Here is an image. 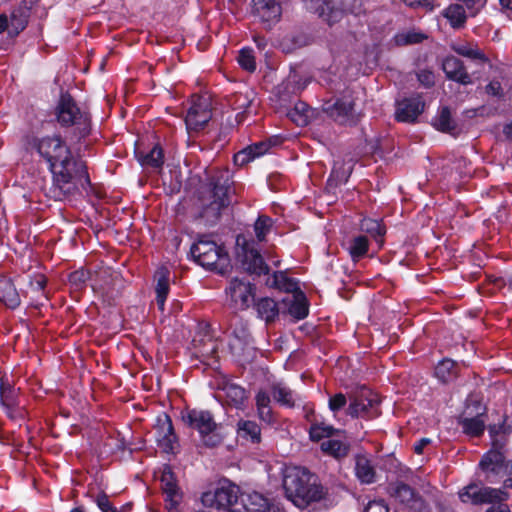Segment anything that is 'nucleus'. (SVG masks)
Here are the masks:
<instances>
[{
  "instance_id": "obj_1",
  "label": "nucleus",
  "mask_w": 512,
  "mask_h": 512,
  "mask_svg": "<svg viewBox=\"0 0 512 512\" xmlns=\"http://www.w3.org/2000/svg\"><path fill=\"white\" fill-rule=\"evenodd\" d=\"M27 150H33L45 160L53 177L55 197L64 199L86 189L90 183L86 165L77 160L60 135L27 136Z\"/></svg>"
},
{
  "instance_id": "obj_2",
  "label": "nucleus",
  "mask_w": 512,
  "mask_h": 512,
  "mask_svg": "<svg viewBox=\"0 0 512 512\" xmlns=\"http://www.w3.org/2000/svg\"><path fill=\"white\" fill-rule=\"evenodd\" d=\"M201 500L205 507L219 512H284L258 492L242 493L239 486L227 479L220 481L213 491L203 493Z\"/></svg>"
},
{
  "instance_id": "obj_3",
  "label": "nucleus",
  "mask_w": 512,
  "mask_h": 512,
  "mask_svg": "<svg viewBox=\"0 0 512 512\" xmlns=\"http://www.w3.org/2000/svg\"><path fill=\"white\" fill-rule=\"evenodd\" d=\"M282 485L286 497L297 507L305 508L312 502L320 501L326 494L316 475L306 468L284 465Z\"/></svg>"
},
{
  "instance_id": "obj_4",
  "label": "nucleus",
  "mask_w": 512,
  "mask_h": 512,
  "mask_svg": "<svg viewBox=\"0 0 512 512\" xmlns=\"http://www.w3.org/2000/svg\"><path fill=\"white\" fill-rule=\"evenodd\" d=\"M190 253L194 261L208 270L223 273L229 265V256L223 245L208 235H200L192 244Z\"/></svg>"
},
{
  "instance_id": "obj_5",
  "label": "nucleus",
  "mask_w": 512,
  "mask_h": 512,
  "mask_svg": "<svg viewBox=\"0 0 512 512\" xmlns=\"http://www.w3.org/2000/svg\"><path fill=\"white\" fill-rule=\"evenodd\" d=\"M308 11L318 15L332 25L339 22L346 13L358 15L361 12L359 0H303Z\"/></svg>"
},
{
  "instance_id": "obj_6",
  "label": "nucleus",
  "mask_w": 512,
  "mask_h": 512,
  "mask_svg": "<svg viewBox=\"0 0 512 512\" xmlns=\"http://www.w3.org/2000/svg\"><path fill=\"white\" fill-rule=\"evenodd\" d=\"M182 419L192 429L198 431L201 441L207 447L218 446L223 441L221 425L217 424L209 411L189 410L183 414Z\"/></svg>"
},
{
  "instance_id": "obj_7",
  "label": "nucleus",
  "mask_w": 512,
  "mask_h": 512,
  "mask_svg": "<svg viewBox=\"0 0 512 512\" xmlns=\"http://www.w3.org/2000/svg\"><path fill=\"white\" fill-rule=\"evenodd\" d=\"M57 120L62 126H73L79 138L90 133V116L82 111L69 94H62L57 106Z\"/></svg>"
},
{
  "instance_id": "obj_8",
  "label": "nucleus",
  "mask_w": 512,
  "mask_h": 512,
  "mask_svg": "<svg viewBox=\"0 0 512 512\" xmlns=\"http://www.w3.org/2000/svg\"><path fill=\"white\" fill-rule=\"evenodd\" d=\"M212 118L211 102L208 96L193 95L185 117L189 140L195 137Z\"/></svg>"
},
{
  "instance_id": "obj_9",
  "label": "nucleus",
  "mask_w": 512,
  "mask_h": 512,
  "mask_svg": "<svg viewBox=\"0 0 512 512\" xmlns=\"http://www.w3.org/2000/svg\"><path fill=\"white\" fill-rule=\"evenodd\" d=\"M212 185V200L203 208L201 213V217L204 218L210 225L217 222L221 215L222 209L226 208L230 203V184L228 178H225L223 175H221L213 181Z\"/></svg>"
},
{
  "instance_id": "obj_10",
  "label": "nucleus",
  "mask_w": 512,
  "mask_h": 512,
  "mask_svg": "<svg viewBox=\"0 0 512 512\" xmlns=\"http://www.w3.org/2000/svg\"><path fill=\"white\" fill-rule=\"evenodd\" d=\"M347 413L352 417L374 418L380 414V399L377 393L362 387L350 396Z\"/></svg>"
},
{
  "instance_id": "obj_11",
  "label": "nucleus",
  "mask_w": 512,
  "mask_h": 512,
  "mask_svg": "<svg viewBox=\"0 0 512 512\" xmlns=\"http://www.w3.org/2000/svg\"><path fill=\"white\" fill-rule=\"evenodd\" d=\"M458 495L461 502L472 505L501 503L508 498V494L504 490L481 486L475 483L462 488Z\"/></svg>"
},
{
  "instance_id": "obj_12",
  "label": "nucleus",
  "mask_w": 512,
  "mask_h": 512,
  "mask_svg": "<svg viewBox=\"0 0 512 512\" xmlns=\"http://www.w3.org/2000/svg\"><path fill=\"white\" fill-rule=\"evenodd\" d=\"M236 244L237 257L247 272L256 275L268 273V266L256 248L254 241H249L244 236H238Z\"/></svg>"
},
{
  "instance_id": "obj_13",
  "label": "nucleus",
  "mask_w": 512,
  "mask_h": 512,
  "mask_svg": "<svg viewBox=\"0 0 512 512\" xmlns=\"http://www.w3.org/2000/svg\"><path fill=\"white\" fill-rule=\"evenodd\" d=\"M489 433L493 448L483 456L480 466L485 471L500 473L505 461L501 450L506 443V428L503 425L499 427L492 426L489 428Z\"/></svg>"
},
{
  "instance_id": "obj_14",
  "label": "nucleus",
  "mask_w": 512,
  "mask_h": 512,
  "mask_svg": "<svg viewBox=\"0 0 512 512\" xmlns=\"http://www.w3.org/2000/svg\"><path fill=\"white\" fill-rule=\"evenodd\" d=\"M324 110L334 121L351 125L358 122L360 113L355 109V98L348 92L337 98L334 102H327Z\"/></svg>"
},
{
  "instance_id": "obj_15",
  "label": "nucleus",
  "mask_w": 512,
  "mask_h": 512,
  "mask_svg": "<svg viewBox=\"0 0 512 512\" xmlns=\"http://www.w3.org/2000/svg\"><path fill=\"white\" fill-rule=\"evenodd\" d=\"M229 305L235 310L247 309L255 297V287L249 281L235 277L226 288Z\"/></svg>"
},
{
  "instance_id": "obj_16",
  "label": "nucleus",
  "mask_w": 512,
  "mask_h": 512,
  "mask_svg": "<svg viewBox=\"0 0 512 512\" xmlns=\"http://www.w3.org/2000/svg\"><path fill=\"white\" fill-rule=\"evenodd\" d=\"M155 438L163 452L174 453L177 447V437L174 433L172 421L167 414H162L157 417Z\"/></svg>"
},
{
  "instance_id": "obj_17",
  "label": "nucleus",
  "mask_w": 512,
  "mask_h": 512,
  "mask_svg": "<svg viewBox=\"0 0 512 512\" xmlns=\"http://www.w3.org/2000/svg\"><path fill=\"white\" fill-rule=\"evenodd\" d=\"M160 481L166 508L169 512H177L178 506L182 500V493L176 483L171 469L168 466L163 468Z\"/></svg>"
},
{
  "instance_id": "obj_18",
  "label": "nucleus",
  "mask_w": 512,
  "mask_h": 512,
  "mask_svg": "<svg viewBox=\"0 0 512 512\" xmlns=\"http://www.w3.org/2000/svg\"><path fill=\"white\" fill-rule=\"evenodd\" d=\"M282 304L286 312L297 320L303 319L308 315L307 298L300 289L287 294L282 299Z\"/></svg>"
},
{
  "instance_id": "obj_19",
  "label": "nucleus",
  "mask_w": 512,
  "mask_h": 512,
  "mask_svg": "<svg viewBox=\"0 0 512 512\" xmlns=\"http://www.w3.org/2000/svg\"><path fill=\"white\" fill-rule=\"evenodd\" d=\"M420 98L404 99L397 104L396 118L401 122H413L423 112Z\"/></svg>"
},
{
  "instance_id": "obj_20",
  "label": "nucleus",
  "mask_w": 512,
  "mask_h": 512,
  "mask_svg": "<svg viewBox=\"0 0 512 512\" xmlns=\"http://www.w3.org/2000/svg\"><path fill=\"white\" fill-rule=\"evenodd\" d=\"M254 12L260 19L270 25L279 20L281 7L276 0H252Z\"/></svg>"
},
{
  "instance_id": "obj_21",
  "label": "nucleus",
  "mask_w": 512,
  "mask_h": 512,
  "mask_svg": "<svg viewBox=\"0 0 512 512\" xmlns=\"http://www.w3.org/2000/svg\"><path fill=\"white\" fill-rule=\"evenodd\" d=\"M442 67L447 78L464 85L471 83L470 75L466 72L463 63L458 58L454 56L446 57Z\"/></svg>"
},
{
  "instance_id": "obj_22",
  "label": "nucleus",
  "mask_w": 512,
  "mask_h": 512,
  "mask_svg": "<svg viewBox=\"0 0 512 512\" xmlns=\"http://www.w3.org/2000/svg\"><path fill=\"white\" fill-rule=\"evenodd\" d=\"M170 272L166 267H160L155 272L156 303L160 311H164L165 302L170 290Z\"/></svg>"
},
{
  "instance_id": "obj_23",
  "label": "nucleus",
  "mask_w": 512,
  "mask_h": 512,
  "mask_svg": "<svg viewBox=\"0 0 512 512\" xmlns=\"http://www.w3.org/2000/svg\"><path fill=\"white\" fill-rule=\"evenodd\" d=\"M270 148L268 142H258L246 147L234 155V162L236 165L243 166L256 157L264 155Z\"/></svg>"
},
{
  "instance_id": "obj_24",
  "label": "nucleus",
  "mask_w": 512,
  "mask_h": 512,
  "mask_svg": "<svg viewBox=\"0 0 512 512\" xmlns=\"http://www.w3.org/2000/svg\"><path fill=\"white\" fill-rule=\"evenodd\" d=\"M220 390L227 403L236 408H240L247 399L245 389L235 383L224 381Z\"/></svg>"
},
{
  "instance_id": "obj_25",
  "label": "nucleus",
  "mask_w": 512,
  "mask_h": 512,
  "mask_svg": "<svg viewBox=\"0 0 512 512\" xmlns=\"http://www.w3.org/2000/svg\"><path fill=\"white\" fill-rule=\"evenodd\" d=\"M255 309L260 319L266 323L275 321L278 317L280 308L275 300L269 297H263L255 302Z\"/></svg>"
},
{
  "instance_id": "obj_26",
  "label": "nucleus",
  "mask_w": 512,
  "mask_h": 512,
  "mask_svg": "<svg viewBox=\"0 0 512 512\" xmlns=\"http://www.w3.org/2000/svg\"><path fill=\"white\" fill-rule=\"evenodd\" d=\"M355 475L361 483L371 484L375 481L376 472L371 460L366 455L355 458Z\"/></svg>"
},
{
  "instance_id": "obj_27",
  "label": "nucleus",
  "mask_w": 512,
  "mask_h": 512,
  "mask_svg": "<svg viewBox=\"0 0 512 512\" xmlns=\"http://www.w3.org/2000/svg\"><path fill=\"white\" fill-rule=\"evenodd\" d=\"M254 99V92L247 90L246 92H237L229 99V104L233 110L239 111L236 118L238 122L243 120V113L250 107Z\"/></svg>"
},
{
  "instance_id": "obj_28",
  "label": "nucleus",
  "mask_w": 512,
  "mask_h": 512,
  "mask_svg": "<svg viewBox=\"0 0 512 512\" xmlns=\"http://www.w3.org/2000/svg\"><path fill=\"white\" fill-rule=\"evenodd\" d=\"M137 159L142 167L153 170L160 169L164 163L163 151L159 146H154L147 153L138 152Z\"/></svg>"
},
{
  "instance_id": "obj_29",
  "label": "nucleus",
  "mask_w": 512,
  "mask_h": 512,
  "mask_svg": "<svg viewBox=\"0 0 512 512\" xmlns=\"http://www.w3.org/2000/svg\"><path fill=\"white\" fill-rule=\"evenodd\" d=\"M0 301L12 309L20 304L19 294L10 279L0 280Z\"/></svg>"
},
{
  "instance_id": "obj_30",
  "label": "nucleus",
  "mask_w": 512,
  "mask_h": 512,
  "mask_svg": "<svg viewBox=\"0 0 512 512\" xmlns=\"http://www.w3.org/2000/svg\"><path fill=\"white\" fill-rule=\"evenodd\" d=\"M197 341L194 340V346H195V355L199 358H201V361L210 366L214 367L217 364V345L216 343L211 340L210 338L204 340L203 346L198 347Z\"/></svg>"
},
{
  "instance_id": "obj_31",
  "label": "nucleus",
  "mask_w": 512,
  "mask_h": 512,
  "mask_svg": "<svg viewBox=\"0 0 512 512\" xmlns=\"http://www.w3.org/2000/svg\"><path fill=\"white\" fill-rule=\"evenodd\" d=\"M272 395L274 399L283 406L293 407L300 397L283 383H277L272 386Z\"/></svg>"
},
{
  "instance_id": "obj_32",
  "label": "nucleus",
  "mask_w": 512,
  "mask_h": 512,
  "mask_svg": "<svg viewBox=\"0 0 512 512\" xmlns=\"http://www.w3.org/2000/svg\"><path fill=\"white\" fill-rule=\"evenodd\" d=\"M0 401L1 405L5 409V412L9 418H15L16 416L11 412L12 408L16 405V395L14 389L8 382L3 379L0 383Z\"/></svg>"
},
{
  "instance_id": "obj_33",
  "label": "nucleus",
  "mask_w": 512,
  "mask_h": 512,
  "mask_svg": "<svg viewBox=\"0 0 512 512\" xmlns=\"http://www.w3.org/2000/svg\"><path fill=\"white\" fill-rule=\"evenodd\" d=\"M29 16V7L19 6L14 9L9 18L10 33L18 34L22 31L28 23Z\"/></svg>"
},
{
  "instance_id": "obj_34",
  "label": "nucleus",
  "mask_w": 512,
  "mask_h": 512,
  "mask_svg": "<svg viewBox=\"0 0 512 512\" xmlns=\"http://www.w3.org/2000/svg\"><path fill=\"white\" fill-rule=\"evenodd\" d=\"M267 284L270 287L285 291L287 294L299 289L298 283L288 278L283 272H275L272 277L268 279Z\"/></svg>"
},
{
  "instance_id": "obj_35",
  "label": "nucleus",
  "mask_w": 512,
  "mask_h": 512,
  "mask_svg": "<svg viewBox=\"0 0 512 512\" xmlns=\"http://www.w3.org/2000/svg\"><path fill=\"white\" fill-rule=\"evenodd\" d=\"M321 450L335 458L345 457L349 450V445L340 439H326L321 443Z\"/></svg>"
},
{
  "instance_id": "obj_36",
  "label": "nucleus",
  "mask_w": 512,
  "mask_h": 512,
  "mask_svg": "<svg viewBox=\"0 0 512 512\" xmlns=\"http://www.w3.org/2000/svg\"><path fill=\"white\" fill-rule=\"evenodd\" d=\"M237 433L239 437L250 440L253 443L260 441L261 430L258 424L250 420H241L238 422Z\"/></svg>"
},
{
  "instance_id": "obj_37",
  "label": "nucleus",
  "mask_w": 512,
  "mask_h": 512,
  "mask_svg": "<svg viewBox=\"0 0 512 512\" xmlns=\"http://www.w3.org/2000/svg\"><path fill=\"white\" fill-rule=\"evenodd\" d=\"M392 496L399 502L413 507L417 501V495L414 490L405 483H397L392 489Z\"/></svg>"
},
{
  "instance_id": "obj_38",
  "label": "nucleus",
  "mask_w": 512,
  "mask_h": 512,
  "mask_svg": "<svg viewBox=\"0 0 512 512\" xmlns=\"http://www.w3.org/2000/svg\"><path fill=\"white\" fill-rule=\"evenodd\" d=\"M481 416L482 413H478L475 417H466L460 421L462 429L467 435L477 437L484 432L485 423Z\"/></svg>"
},
{
  "instance_id": "obj_39",
  "label": "nucleus",
  "mask_w": 512,
  "mask_h": 512,
  "mask_svg": "<svg viewBox=\"0 0 512 512\" xmlns=\"http://www.w3.org/2000/svg\"><path fill=\"white\" fill-rule=\"evenodd\" d=\"M443 15L454 28L461 27L466 20L465 10L460 4H451L443 11Z\"/></svg>"
},
{
  "instance_id": "obj_40",
  "label": "nucleus",
  "mask_w": 512,
  "mask_h": 512,
  "mask_svg": "<svg viewBox=\"0 0 512 512\" xmlns=\"http://www.w3.org/2000/svg\"><path fill=\"white\" fill-rule=\"evenodd\" d=\"M456 373V363L451 359L442 360L435 368V376L444 383L452 380Z\"/></svg>"
},
{
  "instance_id": "obj_41",
  "label": "nucleus",
  "mask_w": 512,
  "mask_h": 512,
  "mask_svg": "<svg viewBox=\"0 0 512 512\" xmlns=\"http://www.w3.org/2000/svg\"><path fill=\"white\" fill-rule=\"evenodd\" d=\"M433 126L442 132H451L455 129V122L451 118L450 110L442 107L439 114L433 120Z\"/></svg>"
},
{
  "instance_id": "obj_42",
  "label": "nucleus",
  "mask_w": 512,
  "mask_h": 512,
  "mask_svg": "<svg viewBox=\"0 0 512 512\" xmlns=\"http://www.w3.org/2000/svg\"><path fill=\"white\" fill-rule=\"evenodd\" d=\"M339 431L334 429L331 425L325 423H316L310 427L309 435L312 441H320L331 439L335 433Z\"/></svg>"
},
{
  "instance_id": "obj_43",
  "label": "nucleus",
  "mask_w": 512,
  "mask_h": 512,
  "mask_svg": "<svg viewBox=\"0 0 512 512\" xmlns=\"http://www.w3.org/2000/svg\"><path fill=\"white\" fill-rule=\"evenodd\" d=\"M452 49L459 55L469 58V59H479L484 60V54L477 48V46L467 43V42H458L452 44Z\"/></svg>"
},
{
  "instance_id": "obj_44",
  "label": "nucleus",
  "mask_w": 512,
  "mask_h": 512,
  "mask_svg": "<svg viewBox=\"0 0 512 512\" xmlns=\"http://www.w3.org/2000/svg\"><path fill=\"white\" fill-rule=\"evenodd\" d=\"M349 254L353 261H358L366 255L368 251V239L365 236L353 238L348 247Z\"/></svg>"
},
{
  "instance_id": "obj_45",
  "label": "nucleus",
  "mask_w": 512,
  "mask_h": 512,
  "mask_svg": "<svg viewBox=\"0 0 512 512\" xmlns=\"http://www.w3.org/2000/svg\"><path fill=\"white\" fill-rule=\"evenodd\" d=\"M273 228V220L266 215H260L254 223V233L259 242L265 241Z\"/></svg>"
},
{
  "instance_id": "obj_46",
  "label": "nucleus",
  "mask_w": 512,
  "mask_h": 512,
  "mask_svg": "<svg viewBox=\"0 0 512 512\" xmlns=\"http://www.w3.org/2000/svg\"><path fill=\"white\" fill-rule=\"evenodd\" d=\"M288 115L296 125L305 126L308 124L310 109L306 103L298 102Z\"/></svg>"
},
{
  "instance_id": "obj_47",
  "label": "nucleus",
  "mask_w": 512,
  "mask_h": 512,
  "mask_svg": "<svg viewBox=\"0 0 512 512\" xmlns=\"http://www.w3.org/2000/svg\"><path fill=\"white\" fill-rule=\"evenodd\" d=\"M353 168V164L351 161L348 163H342L335 162L330 181H335V184L344 183L347 181L348 177L351 174Z\"/></svg>"
},
{
  "instance_id": "obj_48",
  "label": "nucleus",
  "mask_w": 512,
  "mask_h": 512,
  "mask_svg": "<svg viewBox=\"0 0 512 512\" xmlns=\"http://www.w3.org/2000/svg\"><path fill=\"white\" fill-rule=\"evenodd\" d=\"M360 229L375 238L382 237L385 233L384 227L381 223L378 220L370 218H364L361 221Z\"/></svg>"
},
{
  "instance_id": "obj_49",
  "label": "nucleus",
  "mask_w": 512,
  "mask_h": 512,
  "mask_svg": "<svg viewBox=\"0 0 512 512\" xmlns=\"http://www.w3.org/2000/svg\"><path fill=\"white\" fill-rule=\"evenodd\" d=\"M238 63L243 69L249 72L255 71L256 62L253 55V50L251 48H242L239 51Z\"/></svg>"
},
{
  "instance_id": "obj_50",
  "label": "nucleus",
  "mask_w": 512,
  "mask_h": 512,
  "mask_svg": "<svg viewBox=\"0 0 512 512\" xmlns=\"http://www.w3.org/2000/svg\"><path fill=\"white\" fill-rule=\"evenodd\" d=\"M423 39V35L416 32L400 33L395 36L396 43L399 45L418 43Z\"/></svg>"
},
{
  "instance_id": "obj_51",
  "label": "nucleus",
  "mask_w": 512,
  "mask_h": 512,
  "mask_svg": "<svg viewBox=\"0 0 512 512\" xmlns=\"http://www.w3.org/2000/svg\"><path fill=\"white\" fill-rule=\"evenodd\" d=\"M347 399L344 394L338 393L329 399V408L333 412L339 411L346 405Z\"/></svg>"
},
{
  "instance_id": "obj_52",
  "label": "nucleus",
  "mask_w": 512,
  "mask_h": 512,
  "mask_svg": "<svg viewBox=\"0 0 512 512\" xmlns=\"http://www.w3.org/2000/svg\"><path fill=\"white\" fill-rule=\"evenodd\" d=\"M418 81L425 87H430L435 82V77L430 70H421L417 74Z\"/></svg>"
},
{
  "instance_id": "obj_53",
  "label": "nucleus",
  "mask_w": 512,
  "mask_h": 512,
  "mask_svg": "<svg viewBox=\"0 0 512 512\" xmlns=\"http://www.w3.org/2000/svg\"><path fill=\"white\" fill-rule=\"evenodd\" d=\"M364 512H389V508L384 501L374 500L367 504Z\"/></svg>"
},
{
  "instance_id": "obj_54",
  "label": "nucleus",
  "mask_w": 512,
  "mask_h": 512,
  "mask_svg": "<svg viewBox=\"0 0 512 512\" xmlns=\"http://www.w3.org/2000/svg\"><path fill=\"white\" fill-rule=\"evenodd\" d=\"M88 279V272L84 270H78L70 274L69 281L74 285H81Z\"/></svg>"
},
{
  "instance_id": "obj_55",
  "label": "nucleus",
  "mask_w": 512,
  "mask_h": 512,
  "mask_svg": "<svg viewBox=\"0 0 512 512\" xmlns=\"http://www.w3.org/2000/svg\"><path fill=\"white\" fill-rule=\"evenodd\" d=\"M406 5L410 7H423L427 10H432L434 6V0H403Z\"/></svg>"
},
{
  "instance_id": "obj_56",
  "label": "nucleus",
  "mask_w": 512,
  "mask_h": 512,
  "mask_svg": "<svg viewBox=\"0 0 512 512\" xmlns=\"http://www.w3.org/2000/svg\"><path fill=\"white\" fill-rule=\"evenodd\" d=\"M97 505L103 512H120L117 509L113 508L110 504L108 497L106 495H100L97 497Z\"/></svg>"
},
{
  "instance_id": "obj_57",
  "label": "nucleus",
  "mask_w": 512,
  "mask_h": 512,
  "mask_svg": "<svg viewBox=\"0 0 512 512\" xmlns=\"http://www.w3.org/2000/svg\"><path fill=\"white\" fill-rule=\"evenodd\" d=\"M257 412H258L259 418L262 421L269 423V424L274 422V416H273L270 406L257 408Z\"/></svg>"
},
{
  "instance_id": "obj_58",
  "label": "nucleus",
  "mask_w": 512,
  "mask_h": 512,
  "mask_svg": "<svg viewBox=\"0 0 512 512\" xmlns=\"http://www.w3.org/2000/svg\"><path fill=\"white\" fill-rule=\"evenodd\" d=\"M257 408L270 406V396L266 391H259L255 397Z\"/></svg>"
},
{
  "instance_id": "obj_59",
  "label": "nucleus",
  "mask_w": 512,
  "mask_h": 512,
  "mask_svg": "<svg viewBox=\"0 0 512 512\" xmlns=\"http://www.w3.org/2000/svg\"><path fill=\"white\" fill-rule=\"evenodd\" d=\"M486 92L489 95L496 96V97H501L502 94H503V91H502V87H501L500 82H498V81H491L486 86Z\"/></svg>"
},
{
  "instance_id": "obj_60",
  "label": "nucleus",
  "mask_w": 512,
  "mask_h": 512,
  "mask_svg": "<svg viewBox=\"0 0 512 512\" xmlns=\"http://www.w3.org/2000/svg\"><path fill=\"white\" fill-rule=\"evenodd\" d=\"M432 443L430 438H421L414 444V452L416 454H423L424 449Z\"/></svg>"
},
{
  "instance_id": "obj_61",
  "label": "nucleus",
  "mask_w": 512,
  "mask_h": 512,
  "mask_svg": "<svg viewBox=\"0 0 512 512\" xmlns=\"http://www.w3.org/2000/svg\"><path fill=\"white\" fill-rule=\"evenodd\" d=\"M31 285L36 291H42L46 285V279L43 276H39L34 282H31Z\"/></svg>"
},
{
  "instance_id": "obj_62",
  "label": "nucleus",
  "mask_w": 512,
  "mask_h": 512,
  "mask_svg": "<svg viewBox=\"0 0 512 512\" xmlns=\"http://www.w3.org/2000/svg\"><path fill=\"white\" fill-rule=\"evenodd\" d=\"M11 412L16 416L15 418H12L13 420L24 418L25 411L19 406L18 402H16V405L12 408Z\"/></svg>"
},
{
  "instance_id": "obj_63",
  "label": "nucleus",
  "mask_w": 512,
  "mask_h": 512,
  "mask_svg": "<svg viewBox=\"0 0 512 512\" xmlns=\"http://www.w3.org/2000/svg\"><path fill=\"white\" fill-rule=\"evenodd\" d=\"M486 512H510V510L507 505L500 504L498 506H492L488 508Z\"/></svg>"
},
{
  "instance_id": "obj_64",
  "label": "nucleus",
  "mask_w": 512,
  "mask_h": 512,
  "mask_svg": "<svg viewBox=\"0 0 512 512\" xmlns=\"http://www.w3.org/2000/svg\"><path fill=\"white\" fill-rule=\"evenodd\" d=\"M503 133L507 139L512 141V121L509 124L504 126Z\"/></svg>"
}]
</instances>
